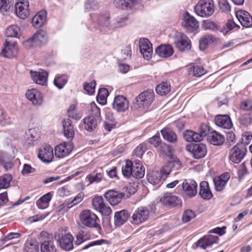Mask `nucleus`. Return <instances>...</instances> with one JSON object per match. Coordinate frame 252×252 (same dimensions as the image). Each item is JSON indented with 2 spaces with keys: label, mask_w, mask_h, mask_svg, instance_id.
<instances>
[{
  "label": "nucleus",
  "mask_w": 252,
  "mask_h": 252,
  "mask_svg": "<svg viewBox=\"0 0 252 252\" xmlns=\"http://www.w3.org/2000/svg\"><path fill=\"white\" fill-rule=\"evenodd\" d=\"M29 3L28 0H22L15 5L16 15L19 18L24 19L30 15Z\"/></svg>",
  "instance_id": "2eb2a0df"
},
{
  "label": "nucleus",
  "mask_w": 252,
  "mask_h": 252,
  "mask_svg": "<svg viewBox=\"0 0 252 252\" xmlns=\"http://www.w3.org/2000/svg\"><path fill=\"white\" fill-rule=\"evenodd\" d=\"M181 163L179 159L169 162L159 170L152 171L147 174V180L153 185H157L160 182L162 179H165L171 171V167L176 169L181 168Z\"/></svg>",
  "instance_id": "f257e3e1"
},
{
  "label": "nucleus",
  "mask_w": 252,
  "mask_h": 252,
  "mask_svg": "<svg viewBox=\"0 0 252 252\" xmlns=\"http://www.w3.org/2000/svg\"><path fill=\"white\" fill-rule=\"evenodd\" d=\"M5 34L9 37H18L21 34L20 28L16 25H11L6 29Z\"/></svg>",
  "instance_id": "a19ab883"
},
{
  "label": "nucleus",
  "mask_w": 252,
  "mask_h": 252,
  "mask_svg": "<svg viewBox=\"0 0 252 252\" xmlns=\"http://www.w3.org/2000/svg\"><path fill=\"white\" fill-rule=\"evenodd\" d=\"M155 99V93L152 90H148L141 93L137 97L136 101L140 107H148Z\"/></svg>",
  "instance_id": "1a4fd4ad"
},
{
  "label": "nucleus",
  "mask_w": 252,
  "mask_h": 252,
  "mask_svg": "<svg viewBox=\"0 0 252 252\" xmlns=\"http://www.w3.org/2000/svg\"><path fill=\"white\" fill-rule=\"evenodd\" d=\"M176 47L180 51L189 50L191 48V41L185 34L181 33L175 41Z\"/></svg>",
  "instance_id": "f3484780"
},
{
  "label": "nucleus",
  "mask_w": 252,
  "mask_h": 252,
  "mask_svg": "<svg viewBox=\"0 0 252 252\" xmlns=\"http://www.w3.org/2000/svg\"><path fill=\"white\" fill-rule=\"evenodd\" d=\"M96 85V82L94 80L90 83H85L84 85L85 90L89 94H92L94 92V88Z\"/></svg>",
  "instance_id": "680f3d73"
},
{
  "label": "nucleus",
  "mask_w": 252,
  "mask_h": 252,
  "mask_svg": "<svg viewBox=\"0 0 252 252\" xmlns=\"http://www.w3.org/2000/svg\"><path fill=\"white\" fill-rule=\"evenodd\" d=\"M195 216V213L191 210H186L182 216V221L185 223L188 222L194 218Z\"/></svg>",
  "instance_id": "8fccbe9b"
},
{
  "label": "nucleus",
  "mask_w": 252,
  "mask_h": 252,
  "mask_svg": "<svg viewBox=\"0 0 252 252\" xmlns=\"http://www.w3.org/2000/svg\"><path fill=\"white\" fill-rule=\"evenodd\" d=\"M235 15L243 27L249 28L252 26V17L248 12L240 10L235 12Z\"/></svg>",
  "instance_id": "4be33fe9"
},
{
  "label": "nucleus",
  "mask_w": 252,
  "mask_h": 252,
  "mask_svg": "<svg viewBox=\"0 0 252 252\" xmlns=\"http://www.w3.org/2000/svg\"><path fill=\"white\" fill-rule=\"evenodd\" d=\"M129 214L126 210L116 212L114 216V223L116 226H121L126 221Z\"/></svg>",
  "instance_id": "473e14b6"
},
{
  "label": "nucleus",
  "mask_w": 252,
  "mask_h": 252,
  "mask_svg": "<svg viewBox=\"0 0 252 252\" xmlns=\"http://www.w3.org/2000/svg\"><path fill=\"white\" fill-rule=\"evenodd\" d=\"M129 102L123 95L116 96L113 103V107L118 112H124L128 108Z\"/></svg>",
  "instance_id": "5701e85b"
},
{
  "label": "nucleus",
  "mask_w": 252,
  "mask_h": 252,
  "mask_svg": "<svg viewBox=\"0 0 252 252\" xmlns=\"http://www.w3.org/2000/svg\"><path fill=\"white\" fill-rule=\"evenodd\" d=\"M122 174L126 178L132 176V162L130 160H127L125 164L122 168Z\"/></svg>",
  "instance_id": "79ce46f5"
},
{
  "label": "nucleus",
  "mask_w": 252,
  "mask_h": 252,
  "mask_svg": "<svg viewBox=\"0 0 252 252\" xmlns=\"http://www.w3.org/2000/svg\"><path fill=\"white\" fill-rule=\"evenodd\" d=\"M216 124L224 129H230L233 124L230 117L227 115H218L215 118Z\"/></svg>",
  "instance_id": "b1692460"
},
{
  "label": "nucleus",
  "mask_w": 252,
  "mask_h": 252,
  "mask_svg": "<svg viewBox=\"0 0 252 252\" xmlns=\"http://www.w3.org/2000/svg\"><path fill=\"white\" fill-rule=\"evenodd\" d=\"M28 139L31 138V141H35L39 137V134L35 128H30L27 133Z\"/></svg>",
  "instance_id": "69168bd1"
},
{
  "label": "nucleus",
  "mask_w": 252,
  "mask_h": 252,
  "mask_svg": "<svg viewBox=\"0 0 252 252\" xmlns=\"http://www.w3.org/2000/svg\"><path fill=\"white\" fill-rule=\"evenodd\" d=\"M210 131L209 126L205 124H202L199 128V133H198V135L201 136V140H203V137L208 135Z\"/></svg>",
  "instance_id": "052dcab7"
},
{
  "label": "nucleus",
  "mask_w": 252,
  "mask_h": 252,
  "mask_svg": "<svg viewBox=\"0 0 252 252\" xmlns=\"http://www.w3.org/2000/svg\"><path fill=\"white\" fill-rule=\"evenodd\" d=\"M84 7L88 11L95 10L98 7V3L94 0H87L85 2Z\"/></svg>",
  "instance_id": "5fc2aeb1"
},
{
  "label": "nucleus",
  "mask_w": 252,
  "mask_h": 252,
  "mask_svg": "<svg viewBox=\"0 0 252 252\" xmlns=\"http://www.w3.org/2000/svg\"><path fill=\"white\" fill-rule=\"evenodd\" d=\"M230 179L228 173H224L218 177L214 179L215 188L217 191H222Z\"/></svg>",
  "instance_id": "bb28decb"
},
{
  "label": "nucleus",
  "mask_w": 252,
  "mask_h": 252,
  "mask_svg": "<svg viewBox=\"0 0 252 252\" xmlns=\"http://www.w3.org/2000/svg\"><path fill=\"white\" fill-rule=\"evenodd\" d=\"M108 95V90L105 88H101L99 90L96 100L101 104H104L106 101V98Z\"/></svg>",
  "instance_id": "a18cd8bd"
},
{
  "label": "nucleus",
  "mask_w": 252,
  "mask_h": 252,
  "mask_svg": "<svg viewBox=\"0 0 252 252\" xmlns=\"http://www.w3.org/2000/svg\"><path fill=\"white\" fill-rule=\"evenodd\" d=\"M160 201L166 206L174 207L181 204V200L177 196L166 194L160 199Z\"/></svg>",
  "instance_id": "cd10ccee"
},
{
  "label": "nucleus",
  "mask_w": 252,
  "mask_h": 252,
  "mask_svg": "<svg viewBox=\"0 0 252 252\" xmlns=\"http://www.w3.org/2000/svg\"><path fill=\"white\" fill-rule=\"evenodd\" d=\"M149 216V210L145 207L137 208L132 215L131 222L135 224H139L147 220Z\"/></svg>",
  "instance_id": "9d476101"
},
{
  "label": "nucleus",
  "mask_w": 252,
  "mask_h": 252,
  "mask_svg": "<svg viewBox=\"0 0 252 252\" xmlns=\"http://www.w3.org/2000/svg\"><path fill=\"white\" fill-rule=\"evenodd\" d=\"M218 240V236L208 235L199 239L197 242V245L202 249H205L208 247L212 246L213 244L217 243Z\"/></svg>",
  "instance_id": "a878e982"
},
{
  "label": "nucleus",
  "mask_w": 252,
  "mask_h": 252,
  "mask_svg": "<svg viewBox=\"0 0 252 252\" xmlns=\"http://www.w3.org/2000/svg\"><path fill=\"white\" fill-rule=\"evenodd\" d=\"M114 4L116 7L122 8H132L138 4L136 0H114Z\"/></svg>",
  "instance_id": "f704fd0d"
},
{
  "label": "nucleus",
  "mask_w": 252,
  "mask_h": 252,
  "mask_svg": "<svg viewBox=\"0 0 252 252\" xmlns=\"http://www.w3.org/2000/svg\"><path fill=\"white\" fill-rule=\"evenodd\" d=\"M197 183L192 180H185L182 184L184 193L189 197H193L197 194Z\"/></svg>",
  "instance_id": "a211bd4d"
},
{
  "label": "nucleus",
  "mask_w": 252,
  "mask_h": 252,
  "mask_svg": "<svg viewBox=\"0 0 252 252\" xmlns=\"http://www.w3.org/2000/svg\"><path fill=\"white\" fill-rule=\"evenodd\" d=\"M52 195L50 192H48L36 201V205L38 208L44 209L48 207L49 203L51 199Z\"/></svg>",
  "instance_id": "4c0bfd02"
},
{
  "label": "nucleus",
  "mask_w": 252,
  "mask_h": 252,
  "mask_svg": "<svg viewBox=\"0 0 252 252\" xmlns=\"http://www.w3.org/2000/svg\"><path fill=\"white\" fill-rule=\"evenodd\" d=\"M67 76L65 75H62L55 78L54 83L55 85L59 89L63 88V86L67 82Z\"/></svg>",
  "instance_id": "de8ad7c7"
},
{
  "label": "nucleus",
  "mask_w": 252,
  "mask_h": 252,
  "mask_svg": "<svg viewBox=\"0 0 252 252\" xmlns=\"http://www.w3.org/2000/svg\"><path fill=\"white\" fill-rule=\"evenodd\" d=\"M47 34L46 32L43 30L37 32L32 37L25 42V44H29L32 46L34 45H41L47 42Z\"/></svg>",
  "instance_id": "9b49d317"
},
{
  "label": "nucleus",
  "mask_w": 252,
  "mask_h": 252,
  "mask_svg": "<svg viewBox=\"0 0 252 252\" xmlns=\"http://www.w3.org/2000/svg\"><path fill=\"white\" fill-rule=\"evenodd\" d=\"M202 26L206 30H210L215 31L218 30L219 29L218 24L210 20L204 21L202 23Z\"/></svg>",
  "instance_id": "09e8293b"
},
{
  "label": "nucleus",
  "mask_w": 252,
  "mask_h": 252,
  "mask_svg": "<svg viewBox=\"0 0 252 252\" xmlns=\"http://www.w3.org/2000/svg\"><path fill=\"white\" fill-rule=\"evenodd\" d=\"M145 174V168L140 167L138 169L132 167V177L140 179L142 178Z\"/></svg>",
  "instance_id": "13d9d810"
},
{
  "label": "nucleus",
  "mask_w": 252,
  "mask_h": 252,
  "mask_svg": "<svg viewBox=\"0 0 252 252\" xmlns=\"http://www.w3.org/2000/svg\"><path fill=\"white\" fill-rule=\"evenodd\" d=\"M199 195L204 199L209 200L213 197L209 183L206 181H202L200 184Z\"/></svg>",
  "instance_id": "72a5a7b5"
},
{
  "label": "nucleus",
  "mask_w": 252,
  "mask_h": 252,
  "mask_svg": "<svg viewBox=\"0 0 252 252\" xmlns=\"http://www.w3.org/2000/svg\"><path fill=\"white\" fill-rule=\"evenodd\" d=\"M12 180V176L10 174H4L0 177V189H6L10 185Z\"/></svg>",
  "instance_id": "49530a36"
},
{
  "label": "nucleus",
  "mask_w": 252,
  "mask_h": 252,
  "mask_svg": "<svg viewBox=\"0 0 252 252\" xmlns=\"http://www.w3.org/2000/svg\"><path fill=\"white\" fill-rule=\"evenodd\" d=\"M252 138V135L250 132H246L242 135L241 142L237 144H242L244 145V147H247V146L250 143Z\"/></svg>",
  "instance_id": "bf43d9fd"
},
{
  "label": "nucleus",
  "mask_w": 252,
  "mask_h": 252,
  "mask_svg": "<svg viewBox=\"0 0 252 252\" xmlns=\"http://www.w3.org/2000/svg\"><path fill=\"white\" fill-rule=\"evenodd\" d=\"M117 28L123 27L126 24L128 21V17L127 16H123L117 17L115 19Z\"/></svg>",
  "instance_id": "0e129e2a"
},
{
  "label": "nucleus",
  "mask_w": 252,
  "mask_h": 252,
  "mask_svg": "<svg viewBox=\"0 0 252 252\" xmlns=\"http://www.w3.org/2000/svg\"><path fill=\"white\" fill-rule=\"evenodd\" d=\"M186 150L195 159L204 158L207 154V148L203 143L191 144L186 146Z\"/></svg>",
  "instance_id": "6e6552de"
},
{
  "label": "nucleus",
  "mask_w": 252,
  "mask_h": 252,
  "mask_svg": "<svg viewBox=\"0 0 252 252\" xmlns=\"http://www.w3.org/2000/svg\"><path fill=\"white\" fill-rule=\"evenodd\" d=\"M159 151L163 155H168L170 152V147L164 143H161L159 145Z\"/></svg>",
  "instance_id": "338daca9"
},
{
  "label": "nucleus",
  "mask_w": 252,
  "mask_h": 252,
  "mask_svg": "<svg viewBox=\"0 0 252 252\" xmlns=\"http://www.w3.org/2000/svg\"><path fill=\"white\" fill-rule=\"evenodd\" d=\"M55 238L62 250L69 251L73 249L74 237L70 233L61 234L60 232H56Z\"/></svg>",
  "instance_id": "423d86ee"
},
{
  "label": "nucleus",
  "mask_w": 252,
  "mask_h": 252,
  "mask_svg": "<svg viewBox=\"0 0 252 252\" xmlns=\"http://www.w3.org/2000/svg\"><path fill=\"white\" fill-rule=\"evenodd\" d=\"M139 46L140 51L143 57L147 60H149L153 55L152 45L147 38H140L139 40Z\"/></svg>",
  "instance_id": "ddd939ff"
},
{
  "label": "nucleus",
  "mask_w": 252,
  "mask_h": 252,
  "mask_svg": "<svg viewBox=\"0 0 252 252\" xmlns=\"http://www.w3.org/2000/svg\"><path fill=\"white\" fill-rule=\"evenodd\" d=\"M40 236L45 239L41 243L40 249L42 252H56L57 248L55 244V234H49L47 232L42 231L40 232Z\"/></svg>",
  "instance_id": "39448f33"
},
{
  "label": "nucleus",
  "mask_w": 252,
  "mask_h": 252,
  "mask_svg": "<svg viewBox=\"0 0 252 252\" xmlns=\"http://www.w3.org/2000/svg\"><path fill=\"white\" fill-rule=\"evenodd\" d=\"M195 13L199 16L207 18L212 16L215 12L213 0H199L194 7Z\"/></svg>",
  "instance_id": "7ed1b4c3"
},
{
  "label": "nucleus",
  "mask_w": 252,
  "mask_h": 252,
  "mask_svg": "<svg viewBox=\"0 0 252 252\" xmlns=\"http://www.w3.org/2000/svg\"><path fill=\"white\" fill-rule=\"evenodd\" d=\"M38 243L35 239H30L27 241L25 245V251L26 252H38Z\"/></svg>",
  "instance_id": "ea45409f"
},
{
  "label": "nucleus",
  "mask_w": 252,
  "mask_h": 252,
  "mask_svg": "<svg viewBox=\"0 0 252 252\" xmlns=\"http://www.w3.org/2000/svg\"><path fill=\"white\" fill-rule=\"evenodd\" d=\"M103 175L102 173L98 172L96 173L95 174H91L89 175L87 178L89 181L90 184H92L93 183H98L101 181Z\"/></svg>",
  "instance_id": "603ef678"
},
{
  "label": "nucleus",
  "mask_w": 252,
  "mask_h": 252,
  "mask_svg": "<svg viewBox=\"0 0 252 252\" xmlns=\"http://www.w3.org/2000/svg\"><path fill=\"white\" fill-rule=\"evenodd\" d=\"M184 139L187 142H198L201 141V136L191 130H186L183 133Z\"/></svg>",
  "instance_id": "c9c22d12"
},
{
  "label": "nucleus",
  "mask_w": 252,
  "mask_h": 252,
  "mask_svg": "<svg viewBox=\"0 0 252 252\" xmlns=\"http://www.w3.org/2000/svg\"><path fill=\"white\" fill-rule=\"evenodd\" d=\"M73 149L71 142L64 143L55 148V156L58 158H63L68 155Z\"/></svg>",
  "instance_id": "dca6fc26"
},
{
  "label": "nucleus",
  "mask_w": 252,
  "mask_h": 252,
  "mask_svg": "<svg viewBox=\"0 0 252 252\" xmlns=\"http://www.w3.org/2000/svg\"><path fill=\"white\" fill-rule=\"evenodd\" d=\"M215 37L212 35H206L200 38L199 40V48L201 50H204L208 45L214 42Z\"/></svg>",
  "instance_id": "58836bf2"
},
{
  "label": "nucleus",
  "mask_w": 252,
  "mask_h": 252,
  "mask_svg": "<svg viewBox=\"0 0 252 252\" xmlns=\"http://www.w3.org/2000/svg\"><path fill=\"white\" fill-rule=\"evenodd\" d=\"M80 218L82 224L87 227L100 228L97 216L89 210H83L81 213Z\"/></svg>",
  "instance_id": "20e7f679"
},
{
  "label": "nucleus",
  "mask_w": 252,
  "mask_h": 252,
  "mask_svg": "<svg viewBox=\"0 0 252 252\" xmlns=\"http://www.w3.org/2000/svg\"><path fill=\"white\" fill-rule=\"evenodd\" d=\"M10 7L11 4L8 0H0V12L3 14H6Z\"/></svg>",
  "instance_id": "864d4df0"
},
{
  "label": "nucleus",
  "mask_w": 252,
  "mask_h": 252,
  "mask_svg": "<svg viewBox=\"0 0 252 252\" xmlns=\"http://www.w3.org/2000/svg\"><path fill=\"white\" fill-rule=\"evenodd\" d=\"M219 5L220 9L223 12L230 11L231 6L227 0H219Z\"/></svg>",
  "instance_id": "6e6d98bb"
},
{
  "label": "nucleus",
  "mask_w": 252,
  "mask_h": 252,
  "mask_svg": "<svg viewBox=\"0 0 252 252\" xmlns=\"http://www.w3.org/2000/svg\"><path fill=\"white\" fill-rule=\"evenodd\" d=\"M62 124L64 136L66 138H73L74 135V131L71 120L69 118L64 119L62 122Z\"/></svg>",
  "instance_id": "2f4dec72"
},
{
  "label": "nucleus",
  "mask_w": 252,
  "mask_h": 252,
  "mask_svg": "<svg viewBox=\"0 0 252 252\" xmlns=\"http://www.w3.org/2000/svg\"><path fill=\"white\" fill-rule=\"evenodd\" d=\"M163 138L170 143H175L177 140L176 133L171 129L164 128L161 130Z\"/></svg>",
  "instance_id": "e433bc0d"
},
{
  "label": "nucleus",
  "mask_w": 252,
  "mask_h": 252,
  "mask_svg": "<svg viewBox=\"0 0 252 252\" xmlns=\"http://www.w3.org/2000/svg\"><path fill=\"white\" fill-rule=\"evenodd\" d=\"M47 12L45 10H41L32 19V23L35 28L41 27L46 21Z\"/></svg>",
  "instance_id": "7c9ffc66"
},
{
  "label": "nucleus",
  "mask_w": 252,
  "mask_h": 252,
  "mask_svg": "<svg viewBox=\"0 0 252 252\" xmlns=\"http://www.w3.org/2000/svg\"><path fill=\"white\" fill-rule=\"evenodd\" d=\"M109 15H106L105 17H102L100 20H105V22H103V27L106 28L109 30H113L117 28L115 19L109 20Z\"/></svg>",
  "instance_id": "c03bdc74"
},
{
  "label": "nucleus",
  "mask_w": 252,
  "mask_h": 252,
  "mask_svg": "<svg viewBox=\"0 0 252 252\" xmlns=\"http://www.w3.org/2000/svg\"><path fill=\"white\" fill-rule=\"evenodd\" d=\"M90 113L88 117L83 120L85 128L89 131L94 130L97 124L101 121L100 110L95 103L91 104Z\"/></svg>",
  "instance_id": "f03ea898"
},
{
  "label": "nucleus",
  "mask_w": 252,
  "mask_h": 252,
  "mask_svg": "<svg viewBox=\"0 0 252 252\" xmlns=\"http://www.w3.org/2000/svg\"><path fill=\"white\" fill-rule=\"evenodd\" d=\"M124 197V194L115 190H109L104 194L107 201L112 206L119 204Z\"/></svg>",
  "instance_id": "412c9836"
},
{
  "label": "nucleus",
  "mask_w": 252,
  "mask_h": 252,
  "mask_svg": "<svg viewBox=\"0 0 252 252\" xmlns=\"http://www.w3.org/2000/svg\"><path fill=\"white\" fill-rule=\"evenodd\" d=\"M247 152V147L242 144H237L229 151V160L234 163H239L244 158Z\"/></svg>",
  "instance_id": "0eeeda50"
},
{
  "label": "nucleus",
  "mask_w": 252,
  "mask_h": 252,
  "mask_svg": "<svg viewBox=\"0 0 252 252\" xmlns=\"http://www.w3.org/2000/svg\"><path fill=\"white\" fill-rule=\"evenodd\" d=\"M170 85L167 82H163L159 84L156 88V92L160 95L168 94L170 91Z\"/></svg>",
  "instance_id": "37998d69"
},
{
  "label": "nucleus",
  "mask_w": 252,
  "mask_h": 252,
  "mask_svg": "<svg viewBox=\"0 0 252 252\" xmlns=\"http://www.w3.org/2000/svg\"><path fill=\"white\" fill-rule=\"evenodd\" d=\"M208 141L214 145L220 146L222 145L225 141L224 136L220 133L213 131L208 135Z\"/></svg>",
  "instance_id": "c85d7f7f"
},
{
  "label": "nucleus",
  "mask_w": 252,
  "mask_h": 252,
  "mask_svg": "<svg viewBox=\"0 0 252 252\" xmlns=\"http://www.w3.org/2000/svg\"><path fill=\"white\" fill-rule=\"evenodd\" d=\"M26 96L28 99L32 101L33 105L35 106L41 105L43 101L42 94L35 89L27 91Z\"/></svg>",
  "instance_id": "aec40b11"
},
{
  "label": "nucleus",
  "mask_w": 252,
  "mask_h": 252,
  "mask_svg": "<svg viewBox=\"0 0 252 252\" xmlns=\"http://www.w3.org/2000/svg\"><path fill=\"white\" fill-rule=\"evenodd\" d=\"M31 76L34 82L40 85H45L48 80V73L42 70L41 71H31Z\"/></svg>",
  "instance_id": "393cba45"
},
{
  "label": "nucleus",
  "mask_w": 252,
  "mask_h": 252,
  "mask_svg": "<svg viewBox=\"0 0 252 252\" xmlns=\"http://www.w3.org/2000/svg\"><path fill=\"white\" fill-rule=\"evenodd\" d=\"M156 53L160 57L167 58L173 54L174 50L170 45L161 44L157 48Z\"/></svg>",
  "instance_id": "c756f323"
},
{
  "label": "nucleus",
  "mask_w": 252,
  "mask_h": 252,
  "mask_svg": "<svg viewBox=\"0 0 252 252\" xmlns=\"http://www.w3.org/2000/svg\"><path fill=\"white\" fill-rule=\"evenodd\" d=\"M235 135L232 132H228L226 135V144L231 146L235 142Z\"/></svg>",
  "instance_id": "774afa93"
},
{
  "label": "nucleus",
  "mask_w": 252,
  "mask_h": 252,
  "mask_svg": "<svg viewBox=\"0 0 252 252\" xmlns=\"http://www.w3.org/2000/svg\"><path fill=\"white\" fill-rule=\"evenodd\" d=\"M18 47L17 43L15 41H10L6 39L5 42L4 47L2 49L1 55L4 57L11 58L17 53Z\"/></svg>",
  "instance_id": "f8f14e48"
},
{
  "label": "nucleus",
  "mask_w": 252,
  "mask_h": 252,
  "mask_svg": "<svg viewBox=\"0 0 252 252\" xmlns=\"http://www.w3.org/2000/svg\"><path fill=\"white\" fill-rule=\"evenodd\" d=\"M183 26L189 32L195 31L199 27V23L197 20L192 16L190 15L188 12H186L183 15Z\"/></svg>",
  "instance_id": "4468645a"
},
{
  "label": "nucleus",
  "mask_w": 252,
  "mask_h": 252,
  "mask_svg": "<svg viewBox=\"0 0 252 252\" xmlns=\"http://www.w3.org/2000/svg\"><path fill=\"white\" fill-rule=\"evenodd\" d=\"M149 142L155 147H158L160 144L161 140L159 133H156L154 136L149 139Z\"/></svg>",
  "instance_id": "e2e57ef3"
},
{
  "label": "nucleus",
  "mask_w": 252,
  "mask_h": 252,
  "mask_svg": "<svg viewBox=\"0 0 252 252\" xmlns=\"http://www.w3.org/2000/svg\"><path fill=\"white\" fill-rule=\"evenodd\" d=\"M192 69L193 75L196 77L201 76L206 72L204 68L201 66H194L192 67Z\"/></svg>",
  "instance_id": "4d7b16f0"
},
{
  "label": "nucleus",
  "mask_w": 252,
  "mask_h": 252,
  "mask_svg": "<svg viewBox=\"0 0 252 252\" xmlns=\"http://www.w3.org/2000/svg\"><path fill=\"white\" fill-rule=\"evenodd\" d=\"M104 204L103 199L100 196H96L94 197L92 200L93 206L96 211H98V209H100Z\"/></svg>",
  "instance_id": "3c124183"
},
{
  "label": "nucleus",
  "mask_w": 252,
  "mask_h": 252,
  "mask_svg": "<svg viewBox=\"0 0 252 252\" xmlns=\"http://www.w3.org/2000/svg\"><path fill=\"white\" fill-rule=\"evenodd\" d=\"M38 157L44 163L51 162L54 158L53 148L49 145H45L39 150Z\"/></svg>",
  "instance_id": "6ab92c4d"
}]
</instances>
